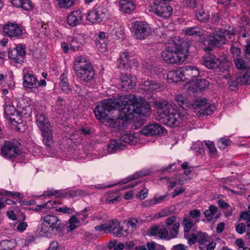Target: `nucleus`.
<instances>
[{
    "mask_svg": "<svg viewBox=\"0 0 250 250\" xmlns=\"http://www.w3.org/2000/svg\"><path fill=\"white\" fill-rule=\"evenodd\" d=\"M150 110L148 102H139L136 96L129 94L104 100L96 106L94 113L101 122L106 121L110 127L120 129L124 127L125 121L146 117Z\"/></svg>",
    "mask_w": 250,
    "mask_h": 250,
    "instance_id": "nucleus-1",
    "label": "nucleus"
},
{
    "mask_svg": "<svg viewBox=\"0 0 250 250\" xmlns=\"http://www.w3.org/2000/svg\"><path fill=\"white\" fill-rule=\"evenodd\" d=\"M155 106L158 109L156 119L167 126L175 127L186 118L184 113L175 109L167 101H155Z\"/></svg>",
    "mask_w": 250,
    "mask_h": 250,
    "instance_id": "nucleus-2",
    "label": "nucleus"
},
{
    "mask_svg": "<svg viewBox=\"0 0 250 250\" xmlns=\"http://www.w3.org/2000/svg\"><path fill=\"white\" fill-rule=\"evenodd\" d=\"M185 44L176 40L169 42L161 53L163 60L168 63L181 64L188 57V49L184 46Z\"/></svg>",
    "mask_w": 250,
    "mask_h": 250,
    "instance_id": "nucleus-3",
    "label": "nucleus"
},
{
    "mask_svg": "<svg viewBox=\"0 0 250 250\" xmlns=\"http://www.w3.org/2000/svg\"><path fill=\"white\" fill-rule=\"evenodd\" d=\"M41 224L39 229L47 236L56 234L62 230L63 225L61 224L60 220L55 215H47L42 217Z\"/></svg>",
    "mask_w": 250,
    "mask_h": 250,
    "instance_id": "nucleus-4",
    "label": "nucleus"
},
{
    "mask_svg": "<svg viewBox=\"0 0 250 250\" xmlns=\"http://www.w3.org/2000/svg\"><path fill=\"white\" fill-rule=\"evenodd\" d=\"M203 64L208 69L218 68L219 71L223 73L228 72L231 63L228 61V57L223 54L219 57L214 55H209L203 58Z\"/></svg>",
    "mask_w": 250,
    "mask_h": 250,
    "instance_id": "nucleus-5",
    "label": "nucleus"
},
{
    "mask_svg": "<svg viewBox=\"0 0 250 250\" xmlns=\"http://www.w3.org/2000/svg\"><path fill=\"white\" fill-rule=\"evenodd\" d=\"M235 34L233 27L229 26L227 29H222L215 31L212 36L208 38V43L215 46H219L224 44L230 40L232 42V39Z\"/></svg>",
    "mask_w": 250,
    "mask_h": 250,
    "instance_id": "nucleus-6",
    "label": "nucleus"
},
{
    "mask_svg": "<svg viewBox=\"0 0 250 250\" xmlns=\"http://www.w3.org/2000/svg\"><path fill=\"white\" fill-rule=\"evenodd\" d=\"M179 227L180 223L174 224L171 228H166L161 225L155 226L149 229V233L153 236L158 235L161 239H172L177 236Z\"/></svg>",
    "mask_w": 250,
    "mask_h": 250,
    "instance_id": "nucleus-7",
    "label": "nucleus"
},
{
    "mask_svg": "<svg viewBox=\"0 0 250 250\" xmlns=\"http://www.w3.org/2000/svg\"><path fill=\"white\" fill-rule=\"evenodd\" d=\"M77 68L75 72L82 84L89 86L94 83L95 73L91 63L85 64L84 66H79Z\"/></svg>",
    "mask_w": 250,
    "mask_h": 250,
    "instance_id": "nucleus-8",
    "label": "nucleus"
},
{
    "mask_svg": "<svg viewBox=\"0 0 250 250\" xmlns=\"http://www.w3.org/2000/svg\"><path fill=\"white\" fill-rule=\"evenodd\" d=\"M148 10L150 12L163 18L169 17L172 12V7L165 3L159 0H152L150 1L148 6Z\"/></svg>",
    "mask_w": 250,
    "mask_h": 250,
    "instance_id": "nucleus-9",
    "label": "nucleus"
},
{
    "mask_svg": "<svg viewBox=\"0 0 250 250\" xmlns=\"http://www.w3.org/2000/svg\"><path fill=\"white\" fill-rule=\"evenodd\" d=\"M149 25L143 21H136L132 25V34L137 39L144 40L151 33Z\"/></svg>",
    "mask_w": 250,
    "mask_h": 250,
    "instance_id": "nucleus-10",
    "label": "nucleus"
},
{
    "mask_svg": "<svg viewBox=\"0 0 250 250\" xmlns=\"http://www.w3.org/2000/svg\"><path fill=\"white\" fill-rule=\"evenodd\" d=\"M191 107L198 110L199 116H208L211 115L215 110V106L207 102V99H200L191 103Z\"/></svg>",
    "mask_w": 250,
    "mask_h": 250,
    "instance_id": "nucleus-11",
    "label": "nucleus"
},
{
    "mask_svg": "<svg viewBox=\"0 0 250 250\" xmlns=\"http://www.w3.org/2000/svg\"><path fill=\"white\" fill-rule=\"evenodd\" d=\"M21 153L18 145L12 142L6 141L1 147V155L7 159H13L17 157Z\"/></svg>",
    "mask_w": 250,
    "mask_h": 250,
    "instance_id": "nucleus-12",
    "label": "nucleus"
},
{
    "mask_svg": "<svg viewBox=\"0 0 250 250\" xmlns=\"http://www.w3.org/2000/svg\"><path fill=\"white\" fill-rule=\"evenodd\" d=\"M2 31L5 36L9 38H20L23 34L21 26L16 23L10 22L3 25Z\"/></svg>",
    "mask_w": 250,
    "mask_h": 250,
    "instance_id": "nucleus-13",
    "label": "nucleus"
},
{
    "mask_svg": "<svg viewBox=\"0 0 250 250\" xmlns=\"http://www.w3.org/2000/svg\"><path fill=\"white\" fill-rule=\"evenodd\" d=\"M25 48L21 44H19L16 47L11 48L8 50L9 58L14 62L21 63L23 62L25 55Z\"/></svg>",
    "mask_w": 250,
    "mask_h": 250,
    "instance_id": "nucleus-14",
    "label": "nucleus"
},
{
    "mask_svg": "<svg viewBox=\"0 0 250 250\" xmlns=\"http://www.w3.org/2000/svg\"><path fill=\"white\" fill-rule=\"evenodd\" d=\"M136 78L135 76L128 74H122L120 77L121 86L123 91L132 89L136 85Z\"/></svg>",
    "mask_w": 250,
    "mask_h": 250,
    "instance_id": "nucleus-15",
    "label": "nucleus"
},
{
    "mask_svg": "<svg viewBox=\"0 0 250 250\" xmlns=\"http://www.w3.org/2000/svg\"><path fill=\"white\" fill-rule=\"evenodd\" d=\"M106 10L101 7L89 12L86 16L88 21L92 22H100L105 18Z\"/></svg>",
    "mask_w": 250,
    "mask_h": 250,
    "instance_id": "nucleus-16",
    "label": "nucleus"
},
{
    "mask_svg": "<svg viewBox=\"0 0 250 250\" xmlns=\"http://www.w3.org/2000/svg\"><path fill=\"white\" fill-rule=\"evenodd\" d=\"M5 117L9 120L11 123L14 122L20 123L21 120L20 112L17 111L15 107L10 104H7L4 108Z\"/></svg>",
    "mask_w": 250,
    "mask_h": 250,
    "instance_id": "nucleus-17",
    "label": "nucleus"
},
{
    "mask_svg": "<svg viewBox=\"0 0 250 250\" xmlns=\"http://www.w3.org/2000/svg\"><path fill=\"white\" fill-rule=\"evenodd\" d=\"M118 62L120 68L128 69L134 63V58L128 52H124L121 54Z\"/></svg>",
    "mask_w": 250,
    "mask_h": 250,
    "instance_id": "nucleus-18",
    "label": "nucleus"
},
{
    "mask_svg": "<svg viewBox=\"0 0 250 250\" xmlns=\"http://www.w3.org/2000/svg\"><path fill=\"white\" fill-rule=\"evenodd\" d=\"M36 122L41 132L53 129L48 118L43 114L39 113L36 115Z\"/></svg>",
    "mask_w": 250,
    "mask_h": 250,
    "instance_id": "nucleus-19",
    "label": "nucleus"
},
{
    "mask_svg": "<svg viewBox=\"0 0 250 250\" xmlns=\"http://www.w3.org/2000/svg\"><path fill=\"white\" fill-rule=\"evenodd\" d=\"M37 77L33 73H24L23 75V86L27 89H37Z\"/></svg>",
    "mask_w": 250,
    "mask_h": 250,
    "instance_id": "nucleus-20",
    "label": "nucleus"
},
{
    "mask_svg": "<svg viewBox=\"0 0 250 250\" xmlns=\"http://www.w3.org/2000/svg\"><path fill=\"white\" fill-rule=\"evenodd\" d=\"M163 126L158 124H149L143 127L141 133L148 136L157 135L163 131Z\"/></svg>",
    "mask_w": 250,
    "mask_h": 250,
    "instance_id": "nucleus-21",
    "label": "nucleus"
},
{
    "mask_svg": "<svg viewBox=\"0 0 250 250\" xmlns=\"http://www.w3.org/2000/svg\"><path fill=\"white\" fill-rule=\"evenodd\" d=\"M185 79H189L185 76L183 68L178 70L169 71L167 74V80L169 83H177L179 81H184Z\"/></svg>",
    "mask_w": 250,
    "mask_h": 250,
    "instance_id": "nucleus-22",
    "label": "nucleus"
},
{
    "mask_svg": "<svg viewBox=\"0 0 250 250\" xmlns=\"http://www.w3.org/2000/svg\"><path fill=\"white\" fill-rule=\"evenodd\" d=\"M83 18V15L80 9L73 11L67 17V23L71 26H76L82 23Z\"/></svg>",
    "mask_w": 250,
    "mask_h": 250,
    "instance_id": "nucleus-23",
    "label": "nucleus"
},
{
    "mask_svg": "<svg viewBox=\"0 0 250 250\" xmlns=\"http://www.w3.org/2000/svg\"><path fill=\"white\" fill-rule=\"evenodd\" d=\"M140 89L149 91H154L161 87V84L154 81L147 80L142 82L139 85Z\"/></svg>",
    "mask_w": 250,
    "mask_h": 250,
    "instance_id": "nucleus-24",
    "label": "nucleus"
},
{
    "mask_svg": "<svg viewBox=\"0 0 250 250\" xmlns=\"http://www.w3.org/2000/svg\"><path fill=\"white\" fill-rule=\"evenodd\" d=\"M120 9L125 13L129 14L134 10L136 4L132 0H120Z\"/></svg>",
    "mask_w": 250,
    "mask_h": 250,
    "instance_id": "nucleus-25",
    "label": "nucleus"
},
{
    "mask_svg": "<svg viewBox=\"0 0 250 250\" xmlns=\"http://www.w3.org/2000/svg\"><path fill=\"white\" fill-rule=\"evenodd\" d=\"M125 146L120 141L111 140L107 145V151L110 153H114L118 151L124 150Z\"/></svg>",
    "mask_w": 250,
    "mask_h": 250,
    "instance_id": "nucleus-26",
    "label": "nucleus"
},
{
    "mask_svg": "<svg viewBox=\"0 0 250 250\" xmlns=\"http://www.w3.org/2000/svg\"><path fill=\"white\" fill-rule=\"evenodd\" d=\"M120 141L130 145L135 144L138 139L135 136V133L133 131H126L123 133L120 137Z\"/></svg>",
    "mask_w": 250,
    "mask_h": 250,
    "instance_id": "nucleus-27",
    "label": "nucleus"
},
{
    "mask_svg": "<svg viewBox=\"0 0 250 250\" xmlns=\"http://www.w3.org/2000/svg\"><path fill=\"white\" fill-rule=\"evenodd\" d=\"M41 133L43 145L46 147H52L54 143L53 137V129Z\"/></svg>",
    "mask_w": 250,
    "mask_h": 250,
    "instance_id": "nucleus-28",
    "label": "nucleus"
},
{
    "mask_svg": "<svg viewBox=\"0 0 250 250\" xmlns=\"http://www.w3.org/2000/svg\"><path fill=\"white\" fill-rule=\"evenodd\" d=\"M11 3L17 7H21L26 11L31 10L33 6L30 0H11Z\"/></svg>",
    "mask_w": 250,
    "mask_h": 250,
    "instance_id": "nucleus-29",
    "label": "nucleus"
},
{
    "mask_svg": "<svg viewBox=\"0 0 250 250\" xmlns=\"http://www.w3.org/2000/svg\"><path fill=\"white\" fill-rule=\"evenodd\" d=\"M184 73L185 76H190L192 81H194V79L200 75V71L199 69L194 66H186L183 67Z\"/></svg>",
    "mask_w": 250,
    "mask_h": 250,
    "instance_id": "nucleus-30",
    "label": "nucleus"
},
{
    "mask_svg": "<svg viewBox=\"0 0 250 250\" xmlns=\"http://www.w3.org/2000/svg\"><path fill=\"white\" fill-rule=\"evenodd\" d=\"M175 101L179 106L184 109L191 107V102L187 97L181 94L176 95L175 97Z\"/></svg>",
    "mask_w": 250,
    "mask_h": 250,
    "instance_id": "nucleus-31",
    "label": "nucleus"
},
{
    "mask_svg": "<svg viewBox=\"0 0 250 250\" xmlns=\"http://www.w3.org/2000/svg\"><path fill=\"white\" fill-rule=\"evenodd\" d=\"M234 63L236 68L238 70H245L250 68V64L249 63L241 57L235 58Z\"/></svg>",
    "mask_w": 250,
    "mask_h": 250,
    "instance_id": "nucleus-32",
    "label": "nucleus"
},
{
    "mask_svg": "<svg viewBox=\"0 0 250 250\" xmlns=\"http://www.w3.org/2000/svg\"><path fill=\"white\" fill-rule=\"evenodd\" d=\"M60 86L62 89L66 93L68 94L72 91L71 89L69 87L68 83L67 75L64 72L60 76Z\"/></svg>",
    "mask_w": 250,
    "mask_h": 250,
    "instance_id": "nucleus-33",
    "label": "nucleus"
},
{
    "mask_svg": "<svg viewBox=\"0 0 250 250\" xmlns=\"http://www.w3.org/2000/svg\"><path fill=\"white\" fill-rule=\"evenodd\" d=\"M184 5L190 8L194 9L203 7L202 0H183Z\"/></svg>",
    "mask_w": 250,
    "mask_h": 250,
    "instance_id": "nucleus-34",
    "label": "nucleus"
},
{
    "mask_svg": "<svg viewBox=\"0 0 250 250\" xmlns=\"http://www.w3.org/2000/svg\"><path fill=\"white\" fill-rule=\"evenodd\" d=\"M209 83L205 79H198L195 80L194 85L196 88L194 91H198V90L202 91L205 90L208 85Z\"/></svg>",
    "mask_w": 250,
    "mask_h": 250,
    "instance_id": "nucleus-35",
    "label": "nucleus"
},
{
    "mask_svg": "<svg viewBox=\"0 0 250 250\" xmlns=\"http://www.w3.org/2000/svg\"><path fill=\"white\" fill-rule=\"evenodd\" d=\"M237 84L241 85L250 84V71H246L244 74L237 77L235 80Z\"/></svg>",
    "mask_w": 250,
    "mask_h": 250,
    "instance_id": "nucleus-36",
    "label": "nucleus"
},
{
    "mask_svg": "<svg viewBox=\"0 0 250 250\" xmlns=\"http://www.w3.org/2000/svg\"><path fill=\"white\" fill-rule=\"evenodd\" d=\"M201 9L197 11L196 13V18L198 21L202 22H206L209 19V15L208 12L203 10L202 7Z\"/></svg>",
    "mask_w": 250,
    "mask_h": 250,
    "instance_id": "nucleus-37",
    "label": "nucleus"
},
{
    "mask_svg": "<svg viewBox=\"0 0 250 250\" xmlns=\"http://www.w3.org/2000/svg\"><path fill=\"white\" fill-rule=\"evenodd\" d=\"M68 41L70 44V49L73 51H77L82 45V43L79 42L78 39L74 37H68Z\"/></svg>",
    "mask_w": 250,
    "mask_h": 250,
    "instance_id": "nucleus-38",
    "label": "nucleus"
},
{
    "mask_svg": "<svg viewBox=\"0 0 250 250\" xmlns=\"http://www.w3.org/2000/svg\"><path fill=\"white\" fill-rule=\"evenodd\" d=\"M183 32L188 36H200L201 34V30L197 26L185 28Z\"/></svg>",
    "mask_w": 250,
    "mask_h": 250,
    "instance_id": "nucleus-39",
    "label": "nucleus"
},
{
    "mask_svg": "<svg viewBox=\"0 0 250 250\" xmlns=\"http://www.w3.org/2000/svg\"><path fill=\"white\" fill-rule=\"evenodd\" d=\"M218 208L217 207L214 205H211L209 206L208 209L204 211V214L208 221H210L212 220L213 216L217 211Z\"/></svg>",
    "mask_w": 250,
    "mask_h": 250,
    "instance_id": "nucleus-40",
    "label": "nucleus"
},
{
    "mask_svg": "<svg viewBox=\"0 0 250 250\" xmlns=\"http://www.w3.org/2000/svg\"><path fill=\"white\" fill-rule=\"evenodd\" d=\"M91 63L90 62L87 61L86 59L82 56H78L76 58L73 65V69L75 71L77 70L79 66L86 65V64Z\"/></svg>",
    "mask_w": 250,
    "mask_h": 250,
    "instance_id": "nucleus-41",
    "label": "nucleus"
},
{
    "mask_svg": "<svg viewBox=\"0 0 250 250\" xmlns=\"http://www.w3.org/2000/svg\"><path fill=\"white\" fill-rule=\"evenodd\" d=\"M58 4L61 8L67 9L72 6L75 0H56Z\"/></svg>",
    "mask_w": 250,
    "mask_h": 250,
    "instance_id": "nucleus-42",
    "label": "nucleus"
},
{
    "mask_svg": "<svg viewBox=\"0 0 250 250\" xmlns=\"http://www.w3.org/2000/svg\"><path fill=\"white\" fill-rule=\"evenodd\" d=\"M107 40H101L95 41L97 48L101 52H104L107 50Z\"/></svg>",
    "mask_w": 250,
    "mask_h": 250,
    "instance_id": "nucleus-43",
    "label": "nucleus"
},
{
    "mask_svg": "<svg viewBox=\"0 0 250 250\" xmlns=\"http://www.w3.org/2000/svg\"><path fill=\"white\" fill-rule=\"evenodd\" d=\"M205 146H207L211 155L214 156L217 154V149L215 146L214 144L212 142L209 141H206Z\"/></svg>",
    "mask_w": 250,
    "mask_h": 250,
    "instance_id": "nucleus-44",
    "label": "nucleus"
},
{
    "mask_svg": "<svg viewBox=\"0 0 250 250\" xmlns=\"http://www.w3.org/2000/svg\"><path fill=\"white\" fill-rule=\"evenodd\" d=\"M78 223L79 220L77 218V217L75 216H72L69 220V225L67 227L68 229L67 230L68 231H72L73 230L75 229L77 227L76 224Z\"/></svg>",
    "mask_w": 250,
    "mask_h": 250,
    "instance_id": "nucleus-45",
    "label": "nucleus"
},
{
    "mask_svg": "<svg viewBox=\"0 0 250 250\" xmlns=\"http://www.w3.org/2000/svg\"><path fill=\"white\" fill-rule=\"evenodd\" d=\"M230 143L231 141L229 139L221 138L218 141L217 145L219 149H225Z\"/></svg>",
    "mask_w": 250,
    "mask_h": 250,
    "instance_id": "nucleus-46",
    "label": "nucleus"
},
{
    "mask_svg": "<svg viewBox=\"0 0 250 250\" xmlns=\"http://www.w3.org/2000/svg\"><path fill=\"white\" fill-rule=\"evenodd\" d=\"M119 225L120 223L117 220H113L107 226V230L111 233H113L115 230H116V229H117V228Z\"/></svg>",
    "mask_w": 250,
    "mask_h": 250,
    "instance_id": "nucleus-47",
    "label": "nucleus"
},
{
    "mask_svg": "<svg viewBox=\"0 0 250 250\" xmlns=\"http://www.w3.org/2000/svg\"><path fill=\"white\" fill-rule=\"evenodd\" d=\"M230 51L234 58V59L237 57H240L241 53L240 48L235 46L234 45L232 44L230 47Z\"/></svg>",
    "mask_w": 250,
    "mask_h": 250,
    "instance_id": "nucleus-48",
    "label": "nucleus"
},
{
    "mask_svg": "<svg viewBox=\"0 0 250 250\" xmlns=\"http://www.w3.org/2000/svg\"><path fill=\"white\" fill-rule=\"evenodd\" d=\"M74 208H68L65 206H62L56 209V211L58 212L65 213L68 214H71L73 213Z\"/></svg>",
    "mask_w": 250,
    "mask_h": 250,
    "instance_id": "nucleus-49",
    "label": "nucleus"
},
{
    "mask_svg": "<svg viewBox=\"0 0 250 250\" xmlns=\"http://www.w3.org/2000/svg\"><path fill=\"white\" fill-rule=\"evenodd\" d=\"M197 242L201 245L205 244L208 242L207 235L201 232H199L197 234Z\"/></svg>",
    "mask_w": 250,
    "mask_h": 250,
    "instance_id": "nucleus-50",
    "label": "nucleus"
},
{
    "mask_svg": "<svg viewBox=\"0 0 250 250\" xmlns=\"http://www.w3.org/2000/svg\"><path fill=\"white\" fill-rule=\"evenodd\" d=\"M0 195H5L6 196H10L12 197L16 196L19 198H23V196L22 195V194L21 193L18 192H12V191H8L5 190V191L0 192Z\"/></svg>",
    "mask_w": 250,
    "mask_h": 250,
    "instance_id": "nucleus-51",
    "label": "nucleus"
},
{
    "mask_svg": "<svg viewBox=\"0 0 250 250\" xmlns=\"http://www.w3.org/2000/svg\"><path fill=\"white\" fill-rule=\"evenodd\" d=\"M183 224L184 225V231L185 233L189 232L190 229L192 227L193 223L192 221H189L187 218H185L183 220Z\"/></svg>",
    "mask_w": 250,
    "mask_h": 250,
    "instance_id": "nucleus-52",
    "label": "nucleus"
},
{
    "mask_svg": "<svg viewBox=\"0 0 250 250\" xmlns=\"http://www.w3.org/2000/svg\"><path fill=\"white\" fill-rule=\"evenodd\" d=\"M185 237L188 240V243L190 245H194L197 241V235L192 234L190 236L185 233Z\"/></svg>",
    "mask_w": 250,
    "mask_h": 250,
    "instance_id": "nucleus-53",
    "label": "nucleus"
},
{
    "mask_svg": "<svg viewBox=\"0 0 250 250\" xmlns=\"http://www.w3.org/2000/svg\"><path fill=\"white\" fill-rule=\"evenodd\" d=\"M235 244L238 247V250H250V248L245 246V243L241 239H237Z\"/></svg>",
    "mask_w": 250,
    "mask_h": 250,
    "instance_id": "nucleus-54",
    "label": "nucleus"
},
{
    "mask_svg": "<svg viewBox=\"0 0 250 250\" xmlns=\"http://www.w3.org/2000/svg\"><path fill=\"white\" fill-rule=\"evenodd\" d=\"M148 174V171L138 172L135 173V174L133 175L131 177H128V180L127 181H125V182H124V183H125L127 182L128 181L137 179L139 177L146 176Z\"/></svg>",
    "mask_w": 250,
    "mask_h": 250,
    "instance_id": "nucleus-55",
    "label": "nucleus"
},
{
    "mask_svg": "<svg viewBox=\"0 0 250 250\" xmlns=\"http://www.w3.org/2000/svg\"><path fill=\"white\" fill-rule=\"evenodd\" d=\"M55 204V203L54 201H49L48 202H47V203H46L45 204H44L43 205L38 206V208H37L36 209L37 210H38V209L41 210L42 208H53Z\"/></svg>",
    "mask_w": 250,
    "mask_h": 250,
    "instance_id": "nucleus-56",
    "label": "nucleus"
},
{
    "mask_svg": "<svg viewBox=\"0 0 250 250\" xmlns=\"http://www.w3.org/2000/svg\"><path fill=\"white\" fill-rule=\"evenodd\" d=\"M147 194L148 189L146 188H143L138 193L136 197L140 199H144L147 197Z\"/></svg>",
    "mask_w": 250,
    "mask_h": 250,
    "instance_id": "nucleus-57",
    "label": "nucleus"
},
{
    "mask_svg": "<svg viewBox=\"0 0 250 250\" xmlns=\"http://www.w3.org/2000/svg\"><path fill=\"white\" fill-rule=\"evenodd\" d=\"M176 216L173 215L166 219V223L168 226H170L172 225L173 226L175 223H179V222H176Z\"/></svg>",
    "mask_w": 250,
    "mask_h": 250,
    "instance_id": "nucleus-58",
    "label": "nucleus"
},
{
    "mask_svg": "<svg viewBox=\"0 0 250 250\" xmlns=\"http://www.w3.org/2000/svg\"><path fill=\"white\" fill-rule=\"evenodd\" d=\"M236 231L239 234H243L246 231V226L244 223H239L236 226Z\"/></svg>",
    "mask_w": 250,
    "mask_h": 250,
    "instance_id": "nucleus-59",
    "label": "nucleus"
},
{
    "mask_svg": "<svg viewBox=\"0 0 250 250\" xmlns=\"http://www.w3.org/2000/svg\"><path fill=\"white\" fill-rule=\"evenodd\" d=\"M112 233L115 236L117 237H121L124 235L123 229L122 227H120V225L117 228V229H116V230H115Z\"/></svg>",
    "mask_w": 250,
    "mask_h": 250,
    "instance_id": "nucleus-60",
    "label": "nucleus"
},
{
    "mask_svg": "<svg viewBox=\"0 0 250 250\" xmlns=\"http://www.w3.org/2000/svg\"><path fill=\"white\" fill-rule=\"evenodd\" d=\"M32 113V109L30 106L23 107L21 111L20 112V114H22L26 116H30Z\"/></svg>",
    "mask_w": 250,
    "mask_h": 250,
    "instance_id": "nucleus-61",
    "label": "nucleus"
},
{
    "mask_svg": "<svg viewBox=\"0 0 250 250\" xmlns=\"http://www.w3.org/2000/svg\"><path fill=\"white\" fill-rule=\"evenodd\" d=\"M138 223V220L135 218H131L127 223V224L132 228V229H136L137 228V224Z\"/></svg>",
    "mask_w": 250,
    "mask_h": 250,
    "instance_id": "nucleus-62",
    "label": "nucleus"
},
{
    "mask_svg": "<svg viewBox=\"0 0 250 250\" xmlns=\"http://www.w3.org/2000/svg\"><path fill=\"white\" fill-rule=\"evenodd\" d=\"M47 250H60L58 242L56 241L51 242Z\"/></svg>",
    "mask_w": 250,
    "mask_h": 250,
    "instance_id": "nucleus-63",
    "label": "nucleus"
},
{
    "mask_svg": "<svg viewBox=\"0 0 250 250\" xmlns=\"http://www.w3.org/2000/svg\"><path fill=\"white\" fill-rule=\"evenodd\" d=\"M245 53L246 59L250 61V41L248 42L246 46Z\"/></svg>",
    "mask_w": 250,
    "mask_h": 250,
    "instance_id": "nucleus-64",
    "label": "nucleus"
}]
</instances>
